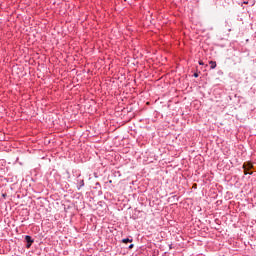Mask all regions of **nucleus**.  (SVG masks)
I'll use <instances>...</instances> for the list:
<instances>
[{"instance_id": "obj_6", "label": "nucleus", "mask_w": 256, "mask_h": 256, "mask_svg": "<svg viewBox=\"0 0 256 256\" xmlns=\"http://www.w3.org/2000/svg\"><path fill=\"white\" fill-rule=\"evenodd\" d=\"M194 77H199V75L197 73L194 74Z\"/></svg>"}, {"instance_id": "obj_3", "label": "nucleus", "mask_w": 256, "mask_h": 256, "mask_svg": "<svg viewBox=\"0 0 256 256\" xmlns=\"http://www.w3.org/2000/svg\"><path fill=\"white\" fill-rule=\"evenodd\" d=\"M210 69H215V67H217V62L215 61H210Z\"/></svg>"}, {"instance_id": "obj_7", "label": "nucleus", "mask_w": 256, "mask_h": 256, "mask_svg": "<svg viewBox=\"0 0 256 256\" xmlns=\"http://www.w3.org/2000/svg\"><path fill=\"white\" fill-rule=\"evenodd\" d=\"M199 65H203V62H202V61H200V62H199Z\"/></svg>"}, {"instance_id": "obj_5", "label": "nucleus", "mask_w": 256, "mask_h": 256, "mask_svg": "<svg viewBox=\"0 0 256 256\" xmlns=\"http://www.w3.org/2000/svg\"><path fill=\"white\" fill-rule=\"evenodd\" d=\"M129 249H133V244H131V245L129 246Z\"/></svg>"}, {"instance_id": "obj_4", "label": "nucleus", "mask_w": 256, "mask_h": 256, "mask_svg": "<svg viewBox=\"0 0 256 256\" xmlns=\"http://www.w3.org/2000/svg\"><path fill=\"white\" fill-rule=\"evenodd\" d=\"M133 240H130L129 238H125L122 240V243H131Z\"/></svg>"}, {"instance_id": "obj_8", "label": "nucleus", "mask_w": 256, "mask_h": 256, "mask_svg": "<svg viewBox=\"0 0 256 256\" xmlns=\"http://www.w3.org/2000/svg\"><path fill=\"white\" fill-rule=\"evenodd\" d=\"M247 3H248L247 1H244V4H246V5H247Z\"/></svg>"}, {"instance_id": "obj_2", "label": "nucleus", "mask_w": 256, "mask_h": 256, "mask_svg": "<svg viewBox=\"0 0 256 256\" xmlns=\"http://www.w3.org/2000/svg\"><path fill=\"white\" fill-rule=\"evenodd\" d=\"M25 240L27 243L26 247H27V249H29V247H31V245H33V240L31 239V236H29V235L25 236Z\"/></svg>"}, {"instance_id": "obj_1", "label": "nucleus", "mask_w": 256, "mask_h": 256, "mask_svg": "<svg viewBox=\"0 0 256 256\" xmlns=\"http://www.w3.org/2000/svg\"><path fill=\"white\" fill-rule=\"evenodd\" d=\"M244 175H253V172H249L250 169H253V164L245 163L243 165Z\"/></svg>"}]
</instances>
